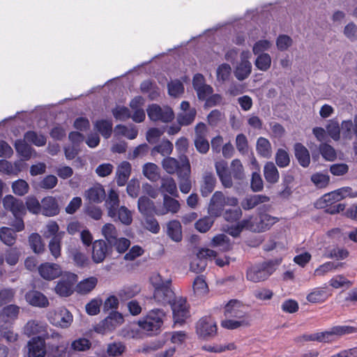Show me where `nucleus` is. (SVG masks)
<instances>
[{
  "mask_svg": "<svg viewBox=\"0 0 357 357\" xmlns=\"http://www.w3.org/2000/svg\"><path fill=\"white\" fill-rule=\"evenodd\" d=\"M170 305L175 323L183 324L190 317L188 305L185 298L177 297Z\"/></svg>",
  "mask_w": 357,
  "mask_h": 357,
  "instance_id": "nucleus-14",
  "label": "nucleus"
},
{
  "mask_svg": "<svg viewBox=\"0 0 357 357\" xmlns=\"http://www.w3.org/2000/svg\"><path fill=\"white\" fill-rule=\"evenodd\" d=\"M311 181L319 188H326L330 182V176L326 174L316 173L311 176Z\"/></svg>",
  "mask_w": 357,
  "mask_h": 357,
  "instance_id": "nucleus-62",
  "label": "nucleus"
},
{
  "mask_svg": "<svg viewBox=\"0 0 357 357\" xmlns=\"http://www.w3.org/2000/svg\"><path fill=\"white\" fill-rule=\"evenodd\" d=\"M355 333H357V327L351 326H336L330 328L328 331L312 334L309 336L307 340L319 342H332L338 337Z\"/></svg>",
  "mask_w": 357,
  "mask_h": 357,
  "instance_id": "nucleus-5",
  "label": "nucleus"
},
{
  "mask_svg": "<svg viewBox=\"0 0 357 357\" xmlns=\"http://www.w3.org/2000/svg\"><path fill=\"white\" fill-rule=\"evenodd\" d=\"M13 192L18 195L23 196L26 194L29 190V184L23 179H18L12 184Z\"/></svg>",
  "mask_w": 357,
  "mask_h": 357,
  "instance_id": "nucleus-63",
  "label": "nucleus"
},
{
  "mask_svg": "<svg viewBox=\"0 0 357 357\" xmlns=\"http://www.w3.org/2000/svg\"><path fill=\"white\" fill-rule=\"evenodd\" d=\"M105 198V190L101 184L96 183L91 187V202L100 203Z\"/></svg>",
  "mask_w": 357,
  "mask_h": 357,
  "instance_id": "nucleus-50",
  "label": "nucleus"
},
{
  "mask_svg": "<svg viewBox=\"0 0 357 357\" xmlns=\"http://www.w3.org/2000/svg\"><path fill=\"white\" fill-rule=\"evenodd\" d=\"M224 315L226 318L248 319L246 307L238 300H231L225 305Z\"/></svg>",
  "mask_w": 357,
  "mask_h": 357,
  "instance_id": "nucleus-13",
  "label": "nucleus"
},
{
  "mask_svg": "<svg viewBox=\"0 0 357 357\" xmlns=\"http://www.w3.org/2000/svg\"><path fill=\"white\" fill-rule=\"evenodd\" d=\"M256 151L257 154L264 158H270L272 155V147L269 140L260 137L257 140Z\"/></svg>",
  "mask_w": 357,
  "mask_h": 357,
  "instance_id": "nucleus-30",
  "label": "nucleus"
},
{
  "mask_svg": "<svg viewBox=\"0 0 357 357\" xmlns=\"http://www.w3.org/2000/svg\"><path fill=\"white\" fill-rule=\"evenodd\" d=\"M214 217L212 216H205L201 219H199L198 221L195 223V228L197 229L199 232L205 233L208 231L214 222Z\"/></svg>",
  "mask_w": 357,
  "mask_h": 357,
  "instance_id": "nucleus-61",
  "label": "nucleus"
},
{
  "mask_svg": "<svg viewBox=\"0 0 357 357\" xmlns=\"http://www.w3.org/2000/svg\"><path fill=\"white\" fill-rule=\"evenodd\" d=\"M196 109L192 108L185 112H183L179 114L177 117V121L180 126H188L191 124L196 116Z\"/></svg>",
  "mask_w": 357,
  "mask_h": 357,
  "instance_id": "nucleus-54",
  "label": "nucleus"
},
{
  "mask_svg": "<svg viewBox=\"0 0 357 357\" xmlns=\"http://www.w3.org/2000/svg\"><path fill=\"white\" fill-rule=\"evenodd\" d=\"M114 221H119L124 225L128 226L132 222V213L126 206H121L116 208V217L112 218Z\"/></svg>",
  "mask_w": 357,
  "mask_h": 357,
  "instance_id": "nucleus-37",
  "label": "nucleus"
},
{
  "mask_svg": "<svg viewBox=\"0 0 357 357\" xmlns=\"http://www.w3.org/2000/svg\"><path fill=\"white\" fill-rule=\"evenodd\" d=\"M47 329V325L46 324L37 320H30L24 326V332L29 337L37 335L49 340L50 335Z\"/></svg>",
  "mask_w": 357,
  "mask_h": 357,
  "instance_id": "nucleus-18",
  "label": "nucleus"
},
{
  "mask_svg": "<svg viewBox=\"0 0 357 357\" xmlns=\"http://www.w3.org/2000/svg\"><path fill=\"white\" fill-rule=\"evenodd\" d=\"M15 229L3 227L0 229V240L6 245L12 246L15 243L17 234Z\"/></svg>",
  "mask_w": 357,
  "mask_h": 357,
  "instance_id": "nucleus-41",
  "label": "nucleus"
},
{
  "mask_svg": "<svg viewBox=\"0 0 357 357\" xmlns=\"http://www.w3.org/2000/svg\"><path fill=\"white\" fill-rule=\"evenodd\" d=\"M196 331L200 337L206 339L216 334L217 326L211 317H204L197 324Z\"/></svg>",
  "mask_w": 357,
  "mask_h": 357,
  "instance_id": "nucleus-17",
  "label": "nucleus"
},
{
  "mask_svg": "<svg viewBox=\"0 0 357 357\" xmlns=\"http://www.w3.org/2000/svg\"><path fill=\"white\" fill-rule=\"evenodd\" d=\"M167 235L175 242L182 239L181 225L178 220H172L167 223Z\"/></svg>",
  "mask_w": 357,
  "mask_h": 357,
  "instance_id": "nucleus-40",
  "label": "nucleus"
},
{
  "mask_svg": "<svg viewBox=\"0 0 357 357\" xmlns=\"http://www.w3.org/2000/svg\"><path fill=\"white\" fill-rule=\"evenodd\" d=\"M295 156L299 164L303 167H307L310 163V156L308 150L301 143L294 145Z\"/></svg>",
  "mask_w": 357,
  "mask_h": 357,
  "instance_id": "nucleus-31",
  "label": "nucleus"
},
{
  "mask_svg": "<svg viewBox=\"0 0 357 357\" xmlns=\"http://www.w3.org/2000/svg\"><path fill=\"white\" fill-rule=\"evenodd\" d=\"M41 213L45 216L51 217L59 213V208L56 199L52 197H44L41 201Z\"/></svg>",
  "mask_w": 357,
  "mask_h": 357,
  "instance_id": "nucleus-25",
  "label": "nucleus"
},
{
  "mask_svg": "<svg viewBox=\"0 0 357 357\" xmlns=\"http://www.w3.org/2000/svg\"><path fill=\"white\" fill-rule=\"evenodd\" d=\"M269 201L270 197L266 195H253L245 197L241 202V206L244 210H250Z\"/></svg>",
  "mask_w": 357,
  "mask_h": 357,
  "instance_id": "nucleus-26",
  "label": "nucleus"
},
{
  "mask_svg": "<svg viewBox=\"0 0 357 357\" xmlns=\"http://www.w3.org/2000/svg\"><path fill=\"white\" fill-rule=\"evenodd\" d=\"M3 205L5 209L10 211L15 217L11 226L15 229L16 231H23L24 229L23 218L26 213L23 201L8 195L3 199Z\"/></svg>",
  "mask_w": 357,
  "mask_h": 357,
  "instance_id": "nucleus-2",
  "label": "nucleus"
},
{
  "mask_svg": "<svg viewBox=\"0 0 357 357\" xmlns=\"http://www.w3.org/2000/svg\"><path fill=\"white\" fill-rule=\"evenodd\" d=\"M192 287L195 293L199 296L205 295L208 291V285L203 276H197L193 282Z\"/></svg>",
  "mask_w": 357,
  "mask_h": 357,
  "instance_id": "nucleus-56",
  "label": "nucleus"
},
{
  "mask_svg": "<svg viewBox=\"0 0 357 357\" xmlns=\"http://www.w3.org/2000/svg\"><path fill=\"white\" fill-rule=\"evenodd\" d=\"M215 183L216 179L212 173H204L202 184L201 185V192L202 196H208L214 190Z\"/></svg>",
  "mask_w": 357,
  "mask_h": 357,
  "instance_id": "nucleus-36",
  "label": "nucleus"
},
{
  "mask_svg": "<svg viewBox=\"0 0 357 357\" xmlns=\"http://www.w3.org/2000/svg\"><path fill=\"white\" fill-rule=\"evenodd\" d=\"M160 191L167 192L172 196L177 197V186L175 181L172 177H164L161 179Z\"/></svg>",
  "mask_w": 357,
  "mask_h": 357,
  "instance_id": "nucleus-46",
  "label": "nucleus"
},
{
  "mask_svg": "<svg viewBox=\"0 0 357 357\" xmlns=\"http://www.w3.org/2000/svg\"><path fill=\"white\" fill-rule=\"evenodd\" d=\"M124 322V318L122 314L119 312H112L108 317L100 321L94 327L96 332L105 334L114 331L120 326Z\"/></svg>",
  "mask_w": 357,
  "mask_h": 357,
  "instance_id": "nucleus-9",
  "label": "nucleus"
},
{
  "mask_svg": "<svg viewBox=\"0 0 357 357\" xmlns=\"http://www.w3.org/2000/svg\"><path fill=\"white\" fill-rule=\"evenodd\" d=\"M231 174L236 180L241 181L245 178L243 166L238 159H235L231 163Z\"/></svg>",
  "mask_w": 357,
  "mask_h": 357,
  "instance_id": "nucleus-60",
  "label": "nucleus"
},
{
  "mask_svg": "<svg viewBox=\"0 0 357 357\" xmlns=\"http://www.w3.org/2000/svg\"><path fill=\"white\" fill-rule=\"evenodd\" d=\"M73 317L70 312L66 307L59 308L55 311L52 317V324L66 328L70 326Z\"/></svg>",
  "mask_w": 357,
  "mask_h": 357,
  "instance_id": "nucleus-22",
  "label": "nucleus"
},
{
  "mask_svg": "<svg viewBox=\"0 0 357 357\" xmlns=\"http://www.w3.org/2000/svg\"><path fill=\"white\" fill-rule=\"evenodd\" d=\"M17 153L25 160H29L31 156V148L26 140L17 139L14 144Z\"/></svg>",
  "mask_w": 357,
  "mask_h": 357,
  "instance_id": "nucleus-51",
  "label": "nucleus"
},
{
  "mask_svg": "<svg viewBox=\"0 0 357 357\" xmlns=\"http://www.w3.org/2000/svg\"><path fill=\"white\" fill-rule=\"evenodd\" d=\"M319 151L322 157L327 161H334L337 158L335 149L328 144H321L319 146Z\"/></svg>",
  "mask_w": 357,
  "mask_h": 357,
  "instance_id": "nucleus-57",
  "label": "nucleus"
},
{
  "mask_svg": "<svg viewBox=\"0 0 357 357\" xmlns=\"http://www.w3.org/2000/svg\"><path fill=\"white\" fill-rule=\"evenodd\" d=\"M254 62L257 70L263 72L268 70L271 66L272 59L269 54L262 53L257 55Z\"/></svg>",
  "mask_w": 357,
  "mask_h": 357,
  "instance_id": "nucleus-44",
  "label": "nucleus"
},
{
  "mask_svg": "<svg viewBox=\"0 0 357 357\" xmlns=\"http://www.w3.org/2000/svg\"><path fill=\"white\" fill-rule=\"evenodd\" d=\"M211 246L218 248L222 252H227L232 248L229 238L225 234H218L211 241Z\"/></svg>",
  "mask_w": 357,
  "mask_h": 357,
  "instance_id": "nucleus-35",
  "label": "nucleus"
},
{
  "mask_svg": "<svg viewBox=\"0 0 357 357\" xmlns=\"http://www.w3.org/2000/svg\"><path fill=\"white\" fill-rule=\"evenodd\" d=\"M264 175L266 181L270 183H275L278 181L280 174L273 162H267L264 167Z\"/></svg>",
  "mask_w": 357,
  "mask_h": 357,
  "instance_id": "nucleus-39",
  "label": "nucleus"
},
{
  "mask_svg": "<svg viewBox=\"0 0 357 357\" xmlns=\"http://www.w3.org/2000/svg\"><path fill=\"white\" fill-rule=\"evenodd\" d=\"M249 325L248 319H241L235 318H226L221 321V326L229 330H234L241 326Z\"/></svg>",
  "mask_w": 357,
  "mask_h": 357,
  "instance_id": "nucleus-52",
  "label": "nucleus"
},
{
  "mask_svg": "<svg viewBox=\"0 0 357 357\" xmlns=\"http://www.w3.org/2000/svg\"><path fill=\"white\" fill-rule=\"evenodd\" d=\"M137 207L143 215H149L155 211V205L149 198L142 196L138 199Z\"/></svg>",
  "mask_w": 357,
  "mask_h": 357,
  "instance_id": "nucleus-42",
  "label": "nucleus"
},
{
  "mask_svg": "<svg viewBox=\"0 0 357 357\" xmlns=\"http://www.w3.org/2000/svg\"><path fill=\"white\" fill-rule=\"evenodd\" d=\"M238 204V200L236 197H227L221 191H216L210 199L208 213L212 217H220L223 214L225 206H237Z\"/></svg>",
  "mask_w": 357,
  "mask_h": 357,
  "instance_id": "nucleus-4",
  "label": "nucleus"
},
{
  "mask_svg": "<svg viewBox=\"0 0 357 357\" xmlns=\"http://www.w3.org/2000/svg\"><path fill=\"white\" fill-rule=\"evenodd\" d=\"M278 221L275 217L271 216L268 214L260 215L259 220L257 218L249 217L241 221V226L246 227L250 230L260 232L268 229L271 226Z\"/></svg>",
  "mask_w": 357,
  "mask_h": 357,
  "instance_id": "nucleus-7",
  "label": "nucleus"
},
{
  "mask_svg": "<svg viewBox=\"0 0 357 357\" xmlns=\"http://www.w3.org/2000/svg\"><path fill=\"white\" fill-rule=\"evenodd\" d=\"M342 137L345 139H352L354 135L357 138V114L351 120L343 121L341 124Z\"/></svg>",
  "mask_w": 357,
  "mask_h": 357,
  "instance_id": "nucleus-28",
  "label": "nucleus"
},
{
  "mask_svg": "<svg viewBox=\"0 0 357 357\" xmlns=\"http://www.w3.org/2000/svg\"><path fill=\"white\" fill-rule=\"evenodd\" d=\"M251 54L249 50H243L240 54V61L237 63L234 73L239 81L247 79L252 73V66L250 61Z\"/></svg>",
  "mask_w": 357,
  "mask_h": 357,
  "instance_id": "nucleus-11",
  "label": "nucleus"
},
{
  "mask_svg": "<svg viewBox=\"0 0 357 357\" xmlns=\"http://www.w3.org/2000/svg\"><path fill=\"white\" fill-rule=\"evenodd\" d=\"M231 73V68L227 63L220 65L216 70V77L218 82H225L229 80Z\"/></svg>",
  "mask_w": 357,
  "mask_h": 357,
  "instance_id": "nucleus-55",
  "label": "nucleus"
},
{
  "mask_svg": "<svg viewBox=\"0 0 357 357\" xmlns=\"http://www.w3.org/2000/svg\"><path fill=\"white\" fill-rule=\"evenodd\" d=\"M95 128L105 138L110 137L112 130L111 121L100 120L96 122Z\"/></svg>",
  "mask_w": 357,
  "mask_h": 357,
  "instance_id": "nucleus-53",
  "label": "nucleus"
},
{
  "mask_svg": "<svg viewBox=\"0 0 357 357\" xmlns=\"http://www.w3.org/2000/svg\"><path fill=\"white\" fill-rule=\"evenodd\" d=\"M176 298L170 286L155 289L153 297L157 304L162 305H171Z\"/></svg>",
  "mask_w": 357,
  "mask_h": 357,
  "instance_id": "nucleus-20",
  "label": "nucleus"
},
{
  "mask_svg": "<svg viewBox=\"0 0 357 357\" xmlns=\"http://www.w3.org/2000/svg\"><path fill=\"white\" fill-rule=\"evenodd\" d=\"M116 135L124 136L129 139H134L138 134L137 130L134 126L127 127L123 125H117L114 128Z\"/></svg>",
  "mask_w": 357,
  "mask_h": 357,
  "instance_id": "nucleus-48",
  "label": "nucleus"
},
{
  "mask_svg": "<svg viewBox=\"0 0 357 357\" xmlns=\"http://www.w3.org/2000/svg\"><path fill=\"white\" fill-rule=\"evenodd\" d=\"M107 248L104 241H96L93 244V259L95 262L99 263L104 260Z\"/></svg>",
  "mask_w": 357,
  "mask_h": 357,
  "instance_id": "nucleus-38",
  "label": "nucleus"
},
{
  "mask_svg": "<svg viewBox=\"0 0 357 357\" xmlns=\"http://www.w3.org/2000/svg\"><path fill=\"white\" fill-rule=\"evenodd\" d=\"M280 261L276 259L252 266L246 271L247 280L255 283L267 280L275 272Z\"/></svg>",
  "mask_w": 357,
  "mask_h": 357,
  "instance_id": "nucleus-3",
  "label": "nucleus"
},
{
  "mask_svg": "<svg viewBox=\"0 0 357 357\" xmlns=\"http://www.w3.org/2000/svg\"><path fill=\"white\" fill-rule=\"evenodd\" d=\"M38 272L43 278L52 280L60 276L61 268L56 264L45 262L40 265Z\"/></svg>",
  "mask_w": 357,
  "mask_h": 357,
  "instance_id": "nucleus-23",
  "label": "nucleus"
},
{
  "mask_svg": "<svg viewBox=\"0 0 357 357\" xmlns=\"http://www.w3.org/2000/svg\"><path fill=\"white\" fill-rule=\"evenodd\" d=\"M105 204L107 207V215L109 218H114L116 215V208L119 207L120 199L119 193L114 189H110L108 192L107 197L105 198Z\"/></svg>",
  "mask_w": 357,
  "mask_h": 357,
  "instance_id": "nucleus-24",
  "label": "nucleus"
},
{
  "mask_svg": "<svg viewBox=\"0 0 357 357\" xmlns=\"http://www.w3.org/2000/svg\"><path fill=\"white\" fill-rule=\"evenodd\" d=\"M131 173V165L127 161L121 162L116 168V179L119 186H123L127 183Z\"/></svg>",
  "mask_w": 357,
  "mask_h": 357,
  "instance_id": "nucleus-27",
  "label": "nucleus"
},
{
  "mask_svg": "<svg viewBox=\"0 0 357 357\" xmlns=\"http://www.w3.org/2000/svg\"><path fill=\"white\" fill-rule=\"evenodd\" d=\"M181 170L178 172L179 188L181 192L187 194L191 189V181L190 180V165L187 157H181Z\"/></svg>",
  "mask_w": 357,
  "mask_h": 357,
  "instance_id": "nucleus-15",
  "label": "nucleus"
},
{
  "mask_svg": "<svg viewBox=\"0 0 357 357\" xmlns=\"http://www.w3.org/2000/svg\"><path fill=\"white\" fill-rule=\"evenodd\" d=\"M78 277L73 273H68L63 275L57 282L54 291L56 294L62 297H68L74 291L75 284L77 282Z\"/></svg>",
  "mask_w": 357,
  "mask_h": 357,
  "instance_id": "nucleus-10",
  "label": "nucleus"
},
{
  "mask_svg": "<svg viewBox=\"0 0 357 357\" xmlns=\"http://www.w3.org/2000/svg\"><path fill=\"white\" fill-rule=\"evenodd\" d=\"M20 312V307L15 305H8L0 312V319L4 322H10L16 319Z\"/></svg>",
  "mask_w": 357,
  "mask_h": 357,
  "instance_id": "nucleus-33",
  "label": "nucleus"
},
{
  "mask_svg": "<svg viewBox=\"0 0 357 357\" xmlns=\"http://www.w3.org/2000/svg\"><path fill=\"white\" fill-rule=\"evenodd\" d=\"M26 301L31 306L39 308L47 307L50 305L47 297L37 290H29L25 294Z\"/></svg>",
  "mask_w": 357,
  "mask_h": 357,
  "instance_id": "nucleus-21",
  "label": "nucleus"
},
{
  "mask_svg": "<svg viewBox=\"0 0 357 357\" xmlns=\"http://www.w3.org/2000/svg\"><path fill=\"white\" fill-rule=\"evenodd\" d=\"M50 339L52 342H47L48 354L51 357H70L69 344L65 341L58 333L53 332L51 333Z\"/></svg>",
  "mask_w": 357,
  "mask_h": 357,
  "instance_id": "nucleus-6",
  "label": "nucleus"
},
{
  "mask_svg": "<svg viewBox=\"0 0 357 357\" xmlns=\"http://www.w3.org/2000/svg\"><path fill=\"white\" fill-rule=\"evenodd\" d=\"M163 169L169 174H174L181 170V162L180 163L178 160L172 157L165 158L161 162Z\"/></svg>",
  "mask_w": 357,
  "mask_h": 357,
  "instance_id": "nucleus-34",
  "label": "nucleus"
},
{
  "mask_svg": "<svg viewBox=\"0 0 357 357\" xmlns=\"http://www.w3.org/2000/svg\"><path fill=\"white\" fill-rule=\"evenodd\" d=\"M213 257H216L215 251L208 248L199 250L190 262V271L197 273H202L207 266L206 259Z\"/></svg>",
  "mask_w": 357,
  "mask_h": 357,
  "instance_id": "nucleus-12",
  "label": "nucleus"
},
{
  "mask_svg": "<svg viewBox=\"0 0 357 357\" xmlns=\"http://www.w3.org/2000/svg\"><path fill=\"white\" fill-rule=\"evenodd\" d=\"M29 243L31 248L36 254L43 253L45 251V244L38 233H32L29 236Z\"/></svg>",
  "mask_w": 357,
  "mask_h": 357,
  "instance_id": "nucleus-49",
  "label": "nucleus"
},
{
  "mask_svg": "<svg viewBox=\"0 0 357 357\" xmlns=\"http://www.w3.org/2000/svg\"><path fill=\"white\" fill-rule=\"evenodd\" d=\"M166 318L165 312L160 309L150 310L146 316L141 318L137 324L148 335L158 334Z\"/></svg>",
  "mask_w": 357,
  "mask_h": 357,
  "instance_id": "nucleus-1",
  "label": "nucleus"
},
{
  "mask_svg": "<svg viewBox=\"0 0 357 357\" xmlns=\"http://www.w3.org/2000/svg\"><path fill=\"white\" fill-rule=\"evenodd\" d=\"M163 209L157 213L158 215H165L167 213H176L180 209V204L176 199L165 194L163 195Z\"/></svg>",
  "mask_w": 357,
  "mask_h": 357,
  "instance_id": "nucleus-32",
  "label": "nucleus"
},
{
  "mask_svg": "<svg viewBox=\"0 0 357 357\" xmlns=\"http://www.w3.org/2000/svg\"><path fill=\"white\" fill-rule=\"evenodd\" d=\"M207 134V128L204 123H199L196 126L195 145L201 153H206L209 149V143L206 139Z\"/></svg>",
  "mask_w": 357,
  "mask_h": 357,
  "instance_id": "nucleus-16",
  "label": "nucleus"
},
{
  "mask_svg": "<svg viewBox=\"0 0 357 357\" xmlns=\"http://www.w3.org/2000/svg\"><path fill=\"white\" fill-rule=\"evenodd\" d=\"M109 245L118 252L124 253L130 247V241L129 239L124 237L116 238Z\"/></svg>",
  "mask_w": 357,
  "mask_h": 357,
  "instance_id": "nucleus-64",
  "label": "nucleus"
},
{
  "mask_svg": "<svg viewBox=\"0 0 357 357\" xmlns=\"http://www.w3.org/2000/svg\"><path fill=\"white\" fill-rule=\"evenodd\" d=\"M330 294L325 288L317 287L313 289L306 297L308 302L311 303H322L325 302Z\"/></svg>",
  "mask_w": 357,
  "mask_h": 357,
  "instance_id": "nucleus-29",
  "label": "nucleus"
},
{
  "mask_svg": "<svg viewBox=\"0 0 357 357\" xmlns=\"http://www.w3.org/2000/svg\"><path fill=\"white\" fill-rule=\"evenodd\" d=\"M102 234L110 244L118 236V231L113 224L107 223L102 228Z\"/></svg>",
  "mask_w": 357,
  "mask_h": 357,
  "instance_id": "nucleus-58",
  "label": "nucleus"
},
{
  "mask_svg": "<svg viewBox=\"0 0 357 357\" xmlns=\"http://www.w3.org/2000/svg\"><path fill=\"white\" fill-rule=\"evenodd\" d=\"M44 337H33L28 342L29 357H44L46 354V343Z\"/></svg>",
  "mask_w": 357,
  "mask_h": 357,
  "instance_id": "nucleus-19",
  "label": "nucleus"
},
{
  "mask_svg": "<svg viewBox=\"0 0 357 357\" xmlns=\"http://www.w3.org/2000/svg\"><path fill=\"white\" fill-rule=\"evenodd\" d=\"M26 210L27 209L33 214H39L41 213V205L37 198L34 196H28L25 201Z\"/></svg>",
  "mask_w": 357,
  "mask_h": 357,
  "instance_id": "nucleus-59",
  "label": "nucleus"
},
{
  "mask_svg": "<svg viewBox=\"0 0 357 357\" xmlns=\"http://www.w3.org/2000/svg\"><path fill=\"white\" fill-rule=\"evenodd\" d=\"M174 149L173 144L168 139H163L159 144L156 145L151 150V154L154 155L155 153L161 154L162 156L169 155Z\"/></svg>",
  "mask_w": 357,
  "mask_h": 357,
  "instance_id": "nucleus-47",
  "label": "nucleus"
},
{
  "mask_svg": "<svg viewBox=\"0 0 357 357\" xmlns=\"http://www.w3.org/2000/svg\"><path fill=\"white\" fill-rule=\"evenodd\" d=\"M142 172L144 176L151 181H156L160 178V169L154 163H146L143 166Z\"/></svg>",
  "mask_w": 357,
  "mask_h": 357,
  "instance_id": "nucleus-43",
  "label": "nucleus"
},
{
  "mask_svg": "<svg viewBox=\"0 0 357 357\" xmlns=\"http://www.w3.org/2000/svg\"><path fill=\"white\" fill-rule=\"evenodd\" d=\"M148 116L151 121L171 122L174 119L172 109L168 106L160 107L157 104H152L146 109Z\"/></svg>",
  "mask_w": 357,
  "mask_h": 357,
  "instance_id": "nucleus-8",
  "label": "nucleus"
},
{
  "mask_svg": "<svg viewBox=\"0 0 357 357\" xmlns=\"http://www.w3.org/2000/svg\"><path fill=\"white\" fill-rule=\"evenodd\" d=\"M24 138L27 142L31 143L37 146H43L45 145L47 142V139L44 135L38 134L33 130L26 132Z\"/></svg>",
  "mask_w": 357,
  "mask_h": 357,
  "instance_id": "nucleus-45",
  "label": "nucleus"
}]
</instances>
